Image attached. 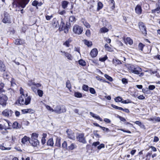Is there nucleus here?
Here are the masks:
<instances>
[{"instance_id": "f257e3e1", "label": "nucleus", "mask_w": 160, "mask_h": 160, "mask_svg": "<svg viewBox=\"0 0 160 160\" xmlns=\"http://www.w3.org/2000/svg\"><path fill=\"white\" fill-rule=\"evenodd\" d=\"M31 98L28 96V94H23L21 95L18 99V103L21 105H27L30 103Z\"/></svg>"}, {"instance_id": "f03ea898", "label": "nucleus", "mask_w": 160, "mask_h": 160, "mask_svg": "<svg viewBox=\"0 0 160 160\" xmlns=\"http://www.w3.org/2000/svg\"><path fill=\"white\" fill-rule=\"evenodd\" d=\"M28 84L31 87L32 90L35 93H37V91L38 90L37 88L41 86V84L39 83H35L32 82H31Z\"/></svg>"}, {"instance_id": "7ed1b4c3", "label": "nucleus", "mask_w": 160, "mask_h": 160, "mask_svg": "<svg viewBox=\"0 0 160 160\" xmlns=\"http://www.w3.org/2000/svg\"><path fill=\"white\" fill-rule=\"evenodd\" d=\"M66 111V108L64 106L58 105L54 109V112L57 113L59 114L65 112Z\"/></svg>"}, {"instance_id": "20e7f679", "label": "nucleus", "mask_w": 160, "mask_h": 160, "mask_svg": "<svg viewBox=\"0 0 160 160\" xmlns=\"http://www.w3.org/2000/svg\"><path fill=\"white\" fill-rule=\"evenodd\" d=\"M130 72L135 74H139L142 71V69L138 66H132L130 68Z\"/></svg>"}, {"instance_id": "39448f33", "label": "nucleus", "mask_w": 160, "mask_h": 160, "mask_svg": "<svg viewBox=\"0 0 160 160\" xmlns=\"http://www.w3.org/2000/svg\"><path fill=\"white\" fill-rule=\"evenodd\" d=\"M83 31L82 28L78 25H75L73 28V31L76 34H80Z\"/></svg>"}, {"instance_id": "423d86ee", "label": "nucleus", "mask_w": 160, "mask_h": 160, "mask_svg": "<svg viewBox=\"0 0 160 160\" xmlns=\"http://www.w3.org/2000/svg\"><path fill=\"white\" fill-rule=\"evenodd\" d=\"M8 100V97L4 94H2L0 96V104L3 106H5Z\"/></svg>"}, {"instance_id": "0eeeda50", "label": "nucleus", "mask_w": 160, "mask_h": 160, "mask_svg": "<svg viewBox=\"0 0 160 160\" xmlns=\"http://www.w3.org/2000/svg\"><path fill=\"white\" fill-rule=\"evenodd\" d=\"M138 26L142 33L146 35L147 34V30L145 24L142 22H140L138 23Z\"/></svg>"}, {"instance_id": "6e6552de", "label": "nucleus", "mask_w": 160, "mask_h": 160, "mask_svg": "<svg viewBox=\"0 0 160 160\" xmlns=\"http://www.w3.org/2000/svg\"><path fill=\"white\" fill-rule=\"evenodd\" d=\"M29 1V0H14V2H17L19 5L22 8L25 7Z\"/></svg>"}, {"instance_id": "1a4fd4ad", "label": "nucleus", "mask_w": 160, "mask_h": 160, "mask_svg": "<svg viewBox=\"0 0 160 160\" xmlns=\"http://www.w3.org/2000/svg\"><path fill=\"white\" fill-rule=\"evenodd\" d=\"M77 138L78 140L80 142L85 143L86 142L85 137H84V134L83 133H79L77 136Z\"/></svg>"}, {"instance_id": "9d476101", "label": "nucleus", "mask_w": 160, "mask_h": 160, "mask_svg": "<svg viewBox=\"0 0 160 160\" xmlns=\"http://www.w3.org/2000/svg\"><path fill=\"white\" fill-rule=\"evenodd\" d=\"M4 17L3 19L2 22L5 23H11V20L10 16L7 14H4Z\"/></svg>"}, {"instance_id": "9b49d317", "label": "nucleus", "mask_w": 160, "mask_h": 160, "mask_svg": "<svg viewBox=\"0 0 160 160\" xmlns=\"http://www.w3.org/2000/svg\"><path fill=\"white\" fill-rule=\"evenodd\" d=\"M67 132L68 134V137L72 140H74L75 139V136L74 134L71 130H68L67 131Z\"/></svg>"}, {"instance_id": "f8f14e48", "label": "nucleus", "mask_w": 160, "mask_h": 160, "mask_svg": "<svg viewBox=\"0 0 160 160\" xmlns=\"http://www.w3.org/2000/svg\"><path fill=\"white\" fill-rule=\"evenodd\" d=\"M12 112L10 110L6 109L2 112L3 115L6 117H9L11 116Z\"/></svg>"}, {"instance_id": "ddd939ff", "label": "nucleus", "mask_w": 160, "mask_h": 160, "mask_svg": "<svg viewBox=\"0 0 160 160\" xmlns=\"http://www.w3.org/2000/svg\"><path fill=\"white\" fill-rule=\"evenodd\" d=\"M59 26V30L61 29H62L63 28H65V24L64 20L62 18H61V22L60 25H59L58 24L55 25V27H58Z\"/></svg>"}, {"instance_id": "4468645a", "label": "nucleus", "mask_w": 160, "mask_h": 160, "mask_svg": "<svg viewBox=\"0 0 160 160\" xmlns=\"http://www.w3.org/2000/svg\"><path fill=\"white\" fill-rule=\"evenodd\" d=\"M30 138L27 136H25L21 139V142L23 144H27L30 141Z\"/></svg>"}, {"instance_id": "2eb2a0df", "label": "nucleus", "mask_w": 160, "mask_h": 160, "mask_svg": "<svg viewBox=\"0 0 160 160\" xmlns=\"http://www.w3.org/2000/svg\"><path fill=\"white\" fill-rule=\"evenodd\" d=\"M98 53V51L97 49L96 48H94L91 51L90 55L92 57L94 58L97 55Z\"/></svg>"}, {"instance_id": "dca6fc26", "label": "nucleus", "mask_w": 160, "mask_h": 160, "mask_svg": "<svg viewBox=\"0 0 160 160\" xmlns=\"http://www.w3.org/2000/svg\"><path fill=\"white\" fill-rule=\"evenodd\" d=\"M29 142L34 147H36L39 144V142L38 140H31Z\"/></svg>"}, {"instance_id": "f3484780", "label": "nucleus", "mask_w": 160, "mask_h": 160, "mask_svg": "<svg viewBox=\"0 0 160 160\" xmlns=\"http://www.w3.org/2000/svg\"><path fill=\"white\" fill-rule=\"evenodd\" d=\"M136 12L138 14H140L142 12V8L140 5H137L135 8Z\"/></svg>"}, {"instance_id": "a211bd4d", "label": "nucleus", "mask_w": 160, "mask_h": 160, "mask_svg": "<svg viewBox=\"0 0 160 160\" xmlns=\"http://www.w3.org/2000/svg\"><path fill=\"white\" fill-rule=\"evenodd\" d=\"M14 43L16 45H22L24 44L25 42L24 40L17 39L15 40Z\"/></svg>"}, {"instance_id": "6ab92c4d", "label": "nucleus", "mask_w": 160, "mask_h": 160, "mask_svg": "<svg viewBox=\"0 0 160 160\" xmlns=\"http://www.w3.org/2000/svg\"><path fill=\"white\" fill-rule=\"evenodd\" d=\"M6 68L5 65L3 62L0 60V71L4 72L5 71Z\"/></svg>"}, {"instance_id": "aec40b11", "label": "nucleus", "mask_w": 160, "mask_h": 160, "mask_svg": "<svg viewBox=\"0 0 160 160\" xmlns=\"http://www.w3.org/2000/svg\"><path fill=\"white\" fill-rule=\"evenodd\" d=\"M123 40H124L125 42L126 43H128L130 45H132L133 43V41L129 37H127L126 38V40L124 39V38H123Z\"/></svg>"}, {"instance_id": "412c9836", "label": "nucleus", "mask_w": 160, "mask_h": 160, "mask_svg": "<svg viewBox=\"0 0 160 160\" xmlns=\"http://www.w3.org/2000/svg\"><path fill=\"white\" fill-rule=\"evenodd\" d=\"M81 22L83 23L84 25L87 28H89L90 27V25L87 22V21L84 19L81 20Z\"/></svg>"}, {"instance_id": "4be33fe9", "label": "nucleus", "mask_w": 160, "mask_h": 160, "mask_svg": "<svg viewBox=\"0 0 160 160\" xmlns=\"http://www.w3.org/2000/svg\"><path fill=\"white\" fill-rule=\"evenodd\" d=\"M64 55L67 58V59L70 60H72V55L68 52H64Z\"/></svg>"}, {"instance_id": "5701e85b", "label": "nucleus", "mask_w": 160, "mask_h": 160, "mask_svg": "<svg viewBox=\"0 0 160 160\" xmlns=\"http://www.w3.org/2000/svg\"><path fill=\"white\" fill-rule=\"evenodd\" d=\"M152 13L156 14V13L158 14L160 13V7H157L156 8L152 10Z\"/></svg>"}, {"instance_id": "b1692460", "label": "nucleus", "mask_w": 160, "mask_h": 160, "mask_svg": "<svg viewBox=\"0 0 160 160\" xmlns=\"http://www.w3.org/2000/svg\"><path fill=\"white\" fill-rule=\"evenodd\" d=\"M38 134H37L36 133H32V134L31 140H38L37 138L38 137Z\"/></svg>"}, {"instance_id": "393cba45", "label": "nucleus", "mask_w": 160, "mask_h": 160, "mask_svg": "<svg viewBox=\"0 0 160 160\" xmlns=\"http://www.w3.org/2000/svg\"><path fill=\"white\" fill-rule=\"evenodd\" d=\"M53 144L54 143L52 138H50L47 142V144L48 146H52Z\"/></svg>"}, {"instance_id": "a878e982", "label": "nucleus", "mask_w": 160, "mask_h": 160, "mask_svg": "<svg viewBox=\"0 0 160 160\" xmlns=\"http://www.w3.org/2000/svg\"><path fill=\"white\" fill-rule=\"evenodd\" d=\"M113 64L116 66L118 64H119L122 63L121 61L120 60L117 58L113 59Z\"/></svg>"}, {"instance_id": "bb28decb", "label": "nucleus", "mask_w": 160, "mask_h": 160, "mask_svg": "<svg viewBox=\"0 0 160 160\" xmlns=\"http://www.w3.org/2000/svg\"><path fill=\"white\" fill-rule=\"evenodd\" d=\"M68 3V2L66 1H64L62 2V8L64 9L66 8L67 7Z\"/></svg>"}, {"instance_id": "cd10ccee", "label": "nucleus", "mask_w": 160, "mask_h": 160, "mask_svg": "<svg viewBox=\"0 0 160 160\" xmlns=\"http://www.w3.org/2000/svg\"><path fill=\"white\" fill-rule=\"evenodd\" d=\"M74 96L78 98H81L82 97V94L79 92H76L74 93Z\"/></svg>"}, {"instance_id": "c85d7f7f", "label": "nucleus", "mask_w": 160, "mask_h": 160, "mask_svg": "<svg viewBox=\"0 0 160 160\" xmlns=\"http://www.w3.org/2000/svg\"><path fill=\"white\" fill-rule=\"evenodd\" d=\"M71 42V40L68 39L63 44V45L66 46L67 47H69L70 46V43Z\"/></svg>"}, {"instance_id": "c756f323", "label": "nucleus", "mask_w": 160, "mask_h": 160, "mask_svg": "<svg viewBox=\"0 0 160 160\" xmlns=\"http://www.w3.org/2000/svg\"><path fill=\"white\" fill-rule=\"evenodd\" d=\"M78 62L79 64L82 66H84L86 65V62L82 59L79 60Z\"/></svg>"}, {"instance_id": "7c9ffc66", "label": "nucleus", "mask_w": 160, "mask_h": 160, "mask_svg": "<svg viewBox=\"0 0 160 160\" xmlns=\"http://www.w3.org/2000/svg\"><path fill=\"white\" fill-rule=\"evenodd\" d=\"M4 86V84L2 83H1L0 84V94L5 92L3 88Z\"/></svg>"}, {"instance_id": "2f4dec72", "label": "nucleus", "mask_w": 160, "mask_h": 160, "mask_svg": "<svg viewBox=\"0 0 160 160\" xmlns=\"http://www.w3.org/2000/svg\"><path fill=\"white\" fill-rule=\"evenodd\" d=\"M84 43L85 45H87L88 47H90L92 46V44L91 42H89V41L84 40Z\"/></svg>"}, {"instance_id": "473e14b6", "label": "nucleus", "mask_w": 160, "mask_h": 160, "mask_svg": "<svg viewBox=\"0 0 160 160\" xmlns=\"http://www.w3.org/2000/svg\"><path fill=\"white\" fill-rule=\"evenodd\" d=\"M98 6L97 10L99 11L102 8L103 4L101 2H99L98 3Z\"/></svg>"}, {"instance_id": "72a5a7b5", "label": "nucleus", "mask_w": 160, "mask_h": 160, "mask_svg": "<svg viewBox=\"0 0 160 160\" xmlns=\"http://www.w3.org/2000/svg\"><path fill=\"white\" fill-rule=\"evenodd\" d=\"M66 86L69 89L71 88V86L70 81L68 80L67 81L66 83Z\"/></svg>"}, {"instance_id": "f704fd0d", "label": "nucleus", "mask_w": 160, "mask_h": 160, "mask_svg": "<svg viewBox=\"0 0 160 160\" xmlns=\"http://www.w3.org/2000/svg\"><path fill=\"white\" fill-rule=\"evenodd\" d=\"M32 111H33V110L30 109H23L22 110V113L23 114L30 112Z\"/></svg>"}, {"instance_id": "c9c22d12", "label": "nucleus", "mask_w": 160, "mask_h": 160, "mask_svg": "<svg viewBox=\"0 0 160 160\" xmlns=\"http://www.w3.org/2000/svg\"><path fill=\"white\" fill-rule=\"evenodd\" d=\"M77 147L76 145L74 143L71 144L70 146L68 147V148L70 150H73Z\"/></svg>"}, {"instance_id": "e433bc0d", "label": "nucleus", "mask_w": 160, "mask_h": 160, "mask_svg": "<svg viewBox=\"0 0 160 160\" xmlns=\"http://www.w3.org/2000/svg\"><path fill=\"white\" fill-rule=\"evenodd\" d=\"M60 141V139L57 138L55 143V145L58 147H60L61 146Z\"/></svg>"}, {"instance_id": "4c0bfd02", "label": "nucleus", "mask_w": 160, "mask_h": 160, "mask_svg": "<svg viewBox=\"0 0 160 160\" xmlns=\"http://www.w3.org/2000/svg\"><path fill=\"white\" fill-rule=\"evenodd\" d=\"M38 95L40 97H42L43 96V91L42 90L38 89L37 91Z\"/></svg>"}, {"instance_id": "58836bf2", "label": "nucleus", "mask_w": 160, "mask_h": 160, "mask_svg": "<svg viewBox=\"0 0 160 160\" xmlns=\"http://www.w3.org/2000/svg\"><path fill=\"white\" fill-rule=\"evenodd\" d=\"M105 77L109 81L112 82L113 80L112 78L107 74H105L104 75Z\"/></svg>"}, {"instance_id": "ea45409f", "label": "nucleus", "mask_w": 160, "mask_h": 160, "mask_svg": "<svg viewBox=\"0 0 160 160\" xmlns=\"http://www.w3.org/2000/svg\"><path fill=\"white\" fill-rule=\"evenodd\" d=\"M69 21L71 22H74L76 19V18L73 16H70L69 18Z\"/></svg>"}, {"instance_id": "a19ab883", "label": "nucleus", "mask_w": 160, "mask_h": 160, "mask_svg": "<svg viewBox=\"0 0 160 160\" xmlns=\"http://www.w3.org/2000/svg\"><path fill=\"white\" fill-rule=\"evenodd\" d=\"M89 87L88 85H84L82 87V89L85 91H88Z\"/></svg>"}, {"instance_id": "79ce46f5", "label": "nucleus", "mask_w": 160, "mask_h": 160, "mask_svg": "<svg viewBox=\"0 0 160 160\" xmlns=\"http://www.w3.org/2000/svg\"><path fill=\"white\" fill-rule=\"evenodd\" d=\"M122 98L120 97H118L115 98V101L116 102H120L122 101Z\"/></svg>"}, {"instance_id": "37998d69", "label": "nucleus", "mask_w": 160, "mask_h": 160, "mask_svg": "<svg viewBox=\"0 0 160 160\" xmlns=\"http://www.w3.org/2000/svg\"><path fill=\"white\" fill-rule=\"evenodd\" d=\"M101 31L102 32L105 33L108 32V30L105 28H102L101 29Z\"/></svg>"}, {"instance_id": "c03bdc74", "label": "nucleus", "mask_w": 160, "mask_h": 160, "mask_svg": "<svg viewBox=\"0 0 160 160\" xmlns=\"http://www.w3.org/2000/svg\"><path fill=\"white\" fill-rule=\"evenodd\" d=\"M107 58H108L107 56H105L103 57L100 58L99 60L101 62H104L107 59Z\"/></svg>"}, {"instance_id": "a18cd8bd", "label": "nucleus", "mask_w": 160, "mask_h": 160, "mask_svg": "<svg viewBox=\"0 0 160 160\" xmlns=\"http://www.w3.org/2000/svg\"><path fill=\"white\" fill-rule=\"evenodd\" d=\"M144 45L141 43H140L138 45V48L140 50L142 51Z\"/></svg>"}, {"instance_id": "49530a36", "label": "nucleus", "mask_w": 160, "mask_h": 160, "mask_svg": "<svg viewBox=\"0 0 160 160\" xmlns=\"http://www.w3.org/2000/svg\"><path fill=\"white\" fill-rule=\"evenodd\" d=\"M89 91L92 94H95L96 93L95 89L93 88H89Z\"/></svg>"}, {"instance_id": "de8ad7c7", "label": "nucleus", "mask_w": 160, "mask_h": 160, "mask_svg": "<svg viewBox=\"0 0 160 160\" xmlns=\"http://www.w3.org/2000/svg\"><path fill=\"white\" fill-rule=\"evenodd\" d=\"M46 108L48 110L53 112L54 111V110L51 108L50 106L48 105H46Z\"/></svg>"}, {"instance_id": "09e8293b", "label": "nucleus", "mask_w": 160, "mask_h": 160, "mask_svg": "<svg viewBox=\"0 0 160 160\" xmlns=\"http://www.w3.org/2000/svg\"><path fill=\"white\" fill-rule=\"evenodd\" d=\"M122 82L125 84H126L128 83V80L125 78H123L122 79Z\"/></svg>"}, {"instance_id": "8fccbe9b", "label": "nucleus", "mask_w": 160, "mask_h": 160, "mask_svg": "<svg viewBox=\"0 0 160 160\" xmlns=\"http://www.w3.org/2000/svg\"><path fill=\"white\" fill-rule=\"evenodd\" d=\"M9 128L8 127L6 128L5 127L2 126L1 124H0V129L1 130L4 129L5 131H6L7 129H9Z\"/></svg>"}, {"instance_id": "3c124183", "label": "nucleus", "mask_w": 160, "mask_h": 160, "mask_svg": "<svg viewBox=\"0 0 160 160\" xmlns=\"http://www.w3.org/2000/svg\"><path fill=\"white\" fill-rule=\"evenodd\" d=\"M94 5V1H93L92 4L90 5V6L89 7V10L91 11L93 10V8Z\"/></svg>"}, {"instance_id": "603ef678", "label": "nucleus", "mask_w": 160, "mask_h": 160, "mask_svg": "<svg viewBox=\"0 0 160 160\" xmlns=\"http://www.w3.org/2000/svg\"><path fill=\"white\" fill-rule=\"evenodd\" d=\"M101 128L104 131H106L107 132H108L109 131V130L108 128H105L104 127H101Z\"/></svg>"}, {"instance_id": "864d4df0", "label": "nucleus", "mask_w": 160, "mask_h": 160, "mask_svg": "<svg viewBox=\"0 0 160 160\" xmlns=\"http://www.w3.org/2000/svg\"><path fill=\"white\" fill-rule=\"evenodd\" d=\"M85 34L88 37H89L91 34L90 30L89 29L87 30L86 31Z\"/></svg>"}, {"instance_id": "5fc2aeb1", "label": "nucleus", "mask_w": 160, "mask_h": 160, "mask_svg": "<svg viewBox=\"0 0 160 160\" xmlns=\"http://www.w3.org/2000/svg\"><path fill=\"white\" fill-rule=\"evenodd\" d=\"M131 102L132 101L129 100H124L122 102V103H131Z\"/></svg>"}, {"instance_id": "6e6d98bb", "label": "nucleus", "mask_w": 160, "mask_h": 160, "mask_svg": "<svg viewBox=\"0 0 160 160\" xmlns=\"http://www.w3.org/2000/svg\"><path fill=\"white\" fill-rule=\"evenodd\" d=\"M62 147L63 148H66L67 147V143L66 141L62 143Z\"/></svg>"}, {"instance_id": "4d7b16f0", "label": "nucleus", "mask_w": 160, "mask_h": 160, "mask_svg": "<svg viewBox=\"0 0 160 160\" xmlns=\"http://www.w3.org/2000/svg\"><path fill=\"white\" fill-rule=\"evenodd\" d=\"M155 86L154 85H149L148 87V89L150 90H153L154 89H155Z\"/></svg>"}, {"instance_id": "13d9d810", "label": "nucleus", "mask_w": 160, "mask_h": 160, "mask_svg": "<svg viewBox=\"0 0 160 160\" xmlns=\"http://www.w3.org/2000/svg\"><path fill=\"white\" fill-rule=\"evenodd\" d=\"M18 123L17 122H14L13 123V126L15 128H19V127L18 126Z\"/></svg>"}, {"instance_id": "bf43d9fd", "label": "nucleus", "mask_w": 160, "mask_h": 160, "mask_svg": "<svg viewBox=\"0 0 160 160\" xmlns=\"http://www.w3.org/2000/svg\"><path fill=\"white\" fill-rule=\"evenodd\" d=\"M60 31H63V30L64 31V32L65 33H67L68 32V28H63V29L62 28V29H61L60 30Z\"/></svg>"}, {"instance_id": "052dcab7", "label": "nucleus", "mask_w": 160, "mask_h": 160, "mask_svg": "<svg viewBox=\"0 0 160 160\" xmlns=\"http://www.w3.org/2000/svg\"><path fill=\"white\" fill-rule=\"evenodd\" d=\"M104 147V144H101L98 147V148L100 150L102 148Z\"/></svg>"}, {"instance_id": "680f3d73", "label": "nucleus", "mask_w": 160, "mask_h": 160, "mask_svg": "<svg viewBox=\"0 0 160 160\" xmlns=\"http://www.w3.org/2000/svg\"><path fill=\"white\" fill-rule=\"evenodd\" d=\"M159 138L157 136H155L154 138L153 142H157L159 141Z\"/></svg>"}, {"instance_id": "e2e57ef3", "label": "nucleus", "mask_w": 160, "mask_h": 160, "mask_svg": "<svg viewBox=\"0 0 160 160\" xmlns=\"http://www.w3.org/2000/svg\"><path fill=\"white\" fill-rule=\"evenodd\" d=\"M104 121L108 123H111V121L110 119H108V118H105L104 119Z\"/></svg>"}, {"instance_id": "0e129e2a", "label": "nucleus", "mask_w": 160, "mask_h": 160, "mask_svg": "<svg viewBox=\"0 0 160 160\" xmlns=\"http://www.w3.org/2000/svg\"><path fill=\"white\" fill-rule=\"evenodd\" d=\"M135 123L140 126L142 125V123L139 121H136L135 122Z\"/></svg>"}, {"instance_id": "69168bd1", "label": "nucleus", "mask_w": 160, "mask_h": 160, "mask_svg": "<svg viewBox=\"0 0 160 160\" xmlns=\"http://www.w3.org/2000/svg\"><path fill=\"white\" fill-rule=\"evenodd\" d=\"M138 98L139 99L143 100L145 98V97L143 95H140Z\"/></svg>"}, {"instance_id": "338daca9", "label": "nucleus", "mask_w": 160, "mask_h": 160, "mask_svg": "<svg viewBox=\"0 0 160 160\" xmlns=\"http://www.w3.org/2000/svg\"><path fill=\"white\" fill-rule=\"evenodd\" d=\"M38 2L37 1L35 0L32 2V4L33 6H36L38 5Z\"/></svg>"}, {"instance_id": "774afa93", "label": "nucleus", "mask_w": 160, "mask_h": 160, "mask_svg": "<svg viewBox=\"0 0 160 160\" xmlns=\"http://www.w3.org/2000/svg\"><path fill=\"white\" fill-rule=\"evenodd\" d=\"M160 122V118L159 117H155V122Z\"/></svg>"}]
</instances>
